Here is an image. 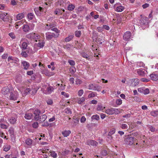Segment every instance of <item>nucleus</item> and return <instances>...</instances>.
I'll use <instances>...</instances> for the list:
<instances>
[{
  "label": "nucleus",
  "mask_w": 158,
  "mask_h": 158,
  "mask_svg": "<svg viewBox=\"0 0 158 158\" xmlns=\"http://www.w3.org/2000/svg\"><path fill=\"white\" fill-rule=\"evenodd\" d=\"M82 82L79 79H77L76 80L75 83L76 85H80Z\"/></svg>",
  "instance_id": "864d4df0"
},
{
  "label": "nucleus",
  "mask_w": 158,
  "mask_h": 158,
  "mask_svg": "<svg viewBox=\"0 0 158 158\" xmlns=\"http://www.w3.org/2000/svg\"><path fill=\"white\" fill-rule=\"evenodd\" d=\"M105 112L109 115L113 114H117L120 113V111L116 108H110L106 110Z\"/></svg>",
  "instance_id": "7ed1b4c3"
},
{
  "label": "nucleus",
  "mask_w": 158,
  "mask_h": 158,
  "mask_svg": "<svg viewBox=\"0 0 158 158\" xmlns=\"http://www.w3.org/2000/svg\"><path fill=\"white\" fill-rule=\"evenodd\" d=\"M69 71L72 74H73L76 71V69L74 67H71L69 69Z\"/></svg>",
  "instance_id": "72a5a7b5"
},
{
  "label": "nucleus",
  "mask_w": 158,
  "mask_h": 158,
  "mask_svg": "<svg viewBox=\"0 0 158 158\" xmlns=\"http://www.w3.org/2000/svg\"><path fill=\"white\" fill-rule=\"evenodd\" d=\"M150 76L152 80L156 81L158 80V75L156 74H152Z\"/></svg>",
  "instance_id": "6ab92c4d"
},
{
  "label": "nucleus",
  "mask_w": 158,
  "mask_h": 158,
  "mask_svg": "<svg viewBox=\"0 0 158 158\" xmlns=\"http://www.w3.org/2000/svg\"><path fill=\"white\" fill-rule=\"evenodd\" d=\"M19 94L16 91H14L13 90L10 92V95L9 96V99L10 100L15 101L17 100L18 98Z\"/></svg>",
  "instance_id": "f03ea898"
},
{
  "label": "nucleus",
  "mask_w": 158,
  "mask_h": 158,
  "mask_svg": "<svg viewBox=\"0 0 158 158\" xmlns=\"http://www.w3.org/2000/svg\"><path fill=\"white\" fill-rule=\"evenodd\" d=\"M86 119L85 117L83 116H82L80 119L81 122V123H84L86 121Z\"/></svg>",
  "instance_id": "052dcab7"
},
{
  "label": "nucleus",
  "mask_w": 158,
  "mask_h": 158,
  "mask_svg": "<svg viewBox=\"0 0 158 158\" xmlns=\"http://www.w3.org/2000/svg\"><path fill=\"white\" fill-rule=\"evenodd\" d=\"M28 44L26 42H23L20 46L22 50H29V47L28 46Z\"/></svg>",
  "instance_id": "1a4fd4ad"
},
{
  "label": "nucleus",
  "mask_w": 158,
  "mask_h": 158,
  "mask_svg": "<svg viewBox=\"0 0 158 158\" xmlns=\"http://www.w3.org/2000/svg\"><path fill=\"white\" fill-rule=\"evenodd\" d=\"M69 150H66L62 152V155L64 156H66L69 154Z\"/></svg>",
  "instance_id": "6e6d98bb"
},
{
  "label": "nucleus",
  "mask_w": 158,
  "mask_h": 158,
  "mask_svg": "<svg viewBox=\"0 0 158 158\" xmlns=\"http://www.w3.org/2000/svg\"><path fill=\"white\" fill-rule=\"evenodd\" d=\"M89 89L93 90H96L98 92L101 90V87L95 84H91L89 86Z\"/></svg>",
  "instance_id": "39448f33"
},
{
  "label": "nucleus",
  "mask_w": 158,
  "mask_h": 158,
  "mask_svg": "<svg viewBox=\"0 0 158 158\" xmlns=\"http://www.w3.org/2000/svg\"><path fill=\"white\" fill-rule=\"evenodd\" d=\"M27 17L30 20H32L34 17V15L32 13H29L28 14Z\"/></svg>",
  "instance_id": "79ce46f5"
},
{
  "label": "nucleus",
  "mask_w": 158,
  "mask_h": 158,
  "mask_svg": "<svg viewBox=\"0 0 158 158\" xmlns=\"http://www.w3.org/2000/svg\"><path fill=\"white\" fill-rule=\"evenodd\" d=\"M105 108V107H103V106L101 105H98V106L97 110L98 111L102 110H103V109Z\"/></svg>",
  "instance_id": "c03bdc74"
},
{
  "label": "nucleus",
  "mask_w": 158,
  "mask_h": 158,
  "mask_svg": "<svg viewBox=\"0 0 158 158\" xmlns=\"http://www.w3.org/2000/svg\"><path fill=\"white\" fill-rule=\"evenodd\" d=\"M47 118V116L45 114H44L40 116L38 121L40 122V123H42L44 122Z\"/></svg>",
  "instance_id": "4468645a"
},
{
  "label": "nucleus",
  "mask_w": 158,
  "mask_h": 158,
  "mask_svg": "<svg viewBox=\"0 0 158 158\" xmlns=\"http://www.w3.org/2000/svg\"><path fill=\"white\" fill-rule=\"evenodd\" d=\"M41 114L40 110L36 109L34 111V119L35 120L38 121V118L40 117Z\"/></svg>",
  "instance_id": "0eeeda50"
},
{
  "label": "nucleus",
  "mask_w": 158,
  "mask_h": 158,
  "mask_svg": "<svg viewBox=\"0 0 158 158\" xmlns=\"http://www.w3.org/2000/svg\"><path fill=\"white\" fill-rule=\"evenodd\" d=\"M46 38L48 40H51L53 38H55L58 37L59 34L52 33L50 32H47L46 33Z\"/></svg>",
  "instance_id": "20e7f679"
},
{
  "label": "nucleus",
  "mask_w": 158,
  "mask_h": 158,
  "mask_svg": "<svg viewBox=\"0 0 158 158\" xmlns=\"http://www.w3.org/2000/svg\"><path fill=\"white\" fill-rule=\"evenodd\" d=\"M64 110L65 113H67V114H71L72 113V111L70 108H66Z\"/></svg>",
  "instance_id": "37998d69"
},
{
  "label": "nucleus",
  "mask_w": 158,
  "mask_h": 158,
  "mask_svg": "<svg viewBox=\"0 0 158 158\" xmlns=\"http://www.w3.org/2000/svg\"><path fill=\"white\" fill-rule=\"evenodd\" d=\"M39 124L37 122H34L32 124V127L34 128H36L38 127Z\"/></svg>",
  "instance_id": "a18cd8bd"
},
{
  "label": "nucleus",
  "mask_w": 158,
  "mask_h": 158,
  "mask_svg": "<svg viewBox=\"0 0 158 158\" xmlns=\"http://www.w3.org/2000/svg\"><path fill=\"white\" fill-rule=\"evenodd\" d=\"M81 56L84 58L89 60V56L85 52H82L81 53Z\"/></svg>",
  "instance_id": "a878e982"
},
{
  "label": "nucleus",
  "mask_w": 158,
  "mask_h": 158,
  "mask_svg": "<svg viewBox=\"0 0 158 158\" xmlns=\"http://www.w3.org/2000/svg\"><path fill=\"white\" fill-rule=\"evenodd\" d=\"M10 148V146L8 145H6L3 147V150L5 152H7L9 151Z\"/></svg>",
  "instance_id": "f704fd0d"
},
{
  "label": "nucleus",
  "mask_w": 158,
  "mask_h": 158,
  "mask_svg": "<svg viewBox=\"0 0 158 158\" xmlns=\"http://www.w3.org/2000/svg\"><path fill=\"white\" fill-rule=\"evenodd\" d=\"M102 155L104 156H106L107 155V151L105 150H102L101 152Z\"/></svg>",
  "instance_id": "338daca9"
},
{
  "label": "nucleus",
  "mask_w": 158,
  "mask_h": 158,
  "mask_svg": "<svg viewBox=\"0 0 158 158\" xmlns=\"http://www.w3.org/2000/svg\"><path fill=\"white\" fill-rule=\"evenodd\" d=\"M91 118L92 120L95 119L98 120L99 119V117L97 114L94 115L92 116Z\"/></svg>",
  "instance_id": "a19ab883"
},
{
  "label": "nucleus",
  "mask_w": 158,
  "mask_h": 158,
  "mask_svg": "<svg viewBox=\"0 0 158 158\" xmlns=\"http://www.w3.org/2000/svg\"><path fill=\"white\" fill-rule=\"evenodd\" d=\"M8 132L11 137L14 136V128L13 127H10L8 130Z\"/></svg>",
  "instance_id": "393cba45"
},
{
  "label": "nucleus",
  "mask_w": 158,
  "mask_h": 158,
  "mask_svg": "<svg viewBox=\"0 0 158 158\" xmlns=\"http://www.w3.org/2000/svg\"><path fill=\"white\" fill-rule=\"evenodd\" d=\"M136 140V139L132 137L131 135H127L125 137L124 142L125 144L129 145H132Z\"/></svg>",
  "instance_id": "f257e3e1"
},
{
  "label": "nucleus",
  "mask_w": 158,
  "mask_h": 158,
  "mask_svg": "<svg viewBox=\"0 0 158 158\" xmlns=\"http://www.w3.org/2000/svg\"><path fill=\"white\" fill-rule=\"evenodd\" d=\"M24 15L23 13H19L17 15V20H19L22 19L23 18Z\"/></svg>",
  "instance_id": "7c9ffc66"
},
{
  "label": "nucleus",
  "mask_w": 158,
  "mask_h": 158,
  "mask_svg": "<svg viewBox=\"0 0 158 158\" xmlns=\"http://www.w3.org/2000/svg\"><path fill=\"white\" fill-rule=\"evenodd\" d=\"M144 69H140L137 70V73L138 74L142 76H144L145 75Z\"/></svg>",
  "instance_id": "dca6fc26"
},
{
  "label": "nucleus",
  "mask_w": 158,
  "mask_h": 158,
  "mask_svg": "<svg viewBox=\"0 0 158 158\" xmlns=\"http://www.w3.org/2000/svg\"><path fill=\"white\" fill-rule=\"evenodd\" d=\"M140 81L143 82H148L149 81V80L148 79L145 78H142L140 79Z\"/></svg>",
  "instance_id": "0e129e2a"
},
{
  "label": "nucleus",
  "mask_w": 158,
  "mask_h": 158,
  "mask_svg": "<svg viewBox=\"0 0 158 158\" xmlns=\"http://www.w3.org/2000/svg\"><path fill=\"white\" fill-rule=\"evenodd\" d=\"M49 126V123L47 121L44 122L42 125L44 127H47Z\"/></svg>",
  "instance_id": "4d7b16f0"
},
{
  "label": "nucleus",
  "mask_w": 158,
  "mask_h": 158,
  "mask_svg": "<svg viewBox=\"0 0 158 158\" xmlns=\"http://www.w3.org/2000/svg\"><path fill=\"white\" fill-rule=\"evenodd\" d=\"M32 33H31L27 34L26 35V37L28 39H32Z\"/></svg>",
  "instance_id": "bf43d9fd"
},
{
  "label": "nucleus",
  "mask_w": 158,
  "mask_h": 158,
  "mask_svg": "<svg viewBox=\"0 0 158 158\" xmlns=\"http://www.w3.org/2000/svg\"><path fill=\"white\" fill-rule=\"evenodd\" d=\"M21 64L25 70H27L30 65L29 63L26 61H23L21 62Z\"/></svg>",
  "instance_id": "f8f14e48"
},
{
  "label": "nucleus",
  "mask_w": 158,
  "mask_h": 158,
  "mask_svg": "<svg viewBox=\"0 0 158 158\" xmlns=\"http://www.w3.org/2000/svg\"><path fill=\"white\" fill-rule=\"evenodd\" d=\"M71 133L70 131H64L62 132V134L64 137H67Z\"/></svg>",
  "instance_id": "b1692460"
},
{
  "label": "nucleus",
  "mask_w": 158,
  "mask_h": 158,
  "mask_svg": "<svg viewBox=\"0 0 158 158\" xmlns=\"http://www.w3.org/2000/svg\"><path fill=\"white\" fill-rule=\"evenodd\" d=\"M54 27V25L52 23H49L46 25V26L45 27V29L47 30H49L50 28L53 27Z\"/></svg>",
  "instance_id": "5701e85b"
},
{
  "label": "nucleus",
  "mask_w": 158,
  "mask_h": 158,
  "mask_svg": "<svg viewBox=\"0 0 158 158\" xmlns=\"http://www.w3.org/2000/svg\"><path fill=\"white\" fill-rule=\"evenodd\" d=\"M7 14H6V15L5 13H2L0 14V18L3 20L4 21H9V16L6 15Z\"/></svg>",
  "instance_id": "9d476101"
},
{
  "label": "nucleus",
  "mask_w": 158,
  "mask_h": 158,
  "mask_svg": "<svg viewBox=\"0 0 158 158\" xmlns=\"http://www.w3.org/2000/svg\"><path fill=\"white\" fill-rule=\"evenodd\" d=\"M140 25H144L147 23V20L145 17H142L140 19Z\"/></svg>",
  "instance_id": "4be33fe9"
},
{
  "label": "nucleus",
  "mask_w": 158,
  "mask_h": 158,
  "mask_svg": "<svg viewBox=\"0 0 158 158\" xmlns=\"http://www.w3.org/2000/svg\"><path fill=\"white\" fill-rule=\"evenodd\" d=\"M47 103L48 105H51L53 103V101L52 99H48L47 101Z\"/></svg>",
  "instance_id": "774afa93"
},
{
  "label": "nucleus",
  "mask_w": 158,
  "mask_h": 158,
  "mask_svg": "<svg viewBox=\"0 0 158 158\" xmlns=\"http://www.w3.org/2000/svg\"><path fill=\"white\" fill-rule=\"evenodd\" d=\"M32 39L37 40L39 39L40 36L35 33H32Z\"/></svg>",
  "instance_id": "bb28decb"
},
{
  "label": "nucleus",
  "mask_w": 158,
  "mask_h": 158,
  "mask_svg": "<svg viewBox=\"0 0 158 158\" xmlns=\"http://www.w3.org/2000/svg\"><path fill=\"white\" fill-rule=\"evenodd\" d=\"M33 117V115L31 113H27L25 114L24 117L27 119H31Z\"/></svg>",
  "instance_id": "aec40b11"
},
{
  "label": "nucleus",
  "mask_w": 158,
  "mask_h": 158,
  "mask_svg": "<svg viewBox=\"0 0 158 158\" xmlns=\"http://www.w3.org/2000/svg\"><path fill=\"white\" fill-rule=\"evenodd\" d=\"M120 127L122 129H127L128 128L127 125L125 124H122Z\"/></svg>",
  "instance_id": "09e8293b"
},
{
  "label": "nucleus",
  "mask_w": 158,
  "mask_h": 158,
  "mask_svg": "<svg viewBox=\"0 0 158 158\" xmlns=\"http://www.w3.org/2000/svg\"><path fill=\"white\" fill-rule=\"evenodd\" d=\"M85 100V98L82 97L81 98H80L78 99V103L79 104H81Z\"/></svg>",
  "instance_id": "4c0bfd02"
},
{
  "label": "nucleus",
  "mask_w": 158,
  "mask_h": 158,
  "mask_svg": "<svg viewBox=\"0 0 158 158\" xmlns=\"http://www.w3.org/2000/svg\"><path fill=\"white\" fill-rule=\"evenodd\" d=\"M63 48L67 50H69L71 49V45L70 44H67L63 46Z\"/></svg>",
  "instance_id": "e433bc0d"
},
{
  "label": "nucleus",
  "mask_w": 158,
  "mask_h": 158,
  "mask_svg": "<svg viewBox=\"0 0 158 158\" xmlns=\"http://www.w3.org/2000/svg\"><path fill=\"white\" fill-rule=\"evenodd\" d=\"M125 9L124 7L122 6H117L115 10L118 12H121L122 11Z\"/></svg>",
  "instance_id": "412c9836"
},
{
  "label": "nucleus",
  "mask_w": 158,
  "mask_h": 158,
  "mask_svg": "<svg viewBox=\"0 0 158 158\" xmlns=\"http://www.w3.org/2000/svg\"><path fill=\"white\" fill-rule=\"evenodd\" d=\"M73 37L74 36L73 35H70L65 39V41L66 42H69L73 39Z\"/></svg>",
  "instance_id": "473e14b6"
},
{
  "label": "nucleus",
  "mask_w": 158,
  "mask_h": 158,
  "mask_svg": "<svg viewBox=\"0 0 158 158\" xmlns=\"http://www.w3.org/2000/svg\"><path fill=\"white\" fill-rule=\"evenodd\" d=\"M61 94L62 95H64V96H65L66 98H68L69 97V94H67L65 93L64 92L62 91L61 93Z\"/></svg>",
  "instance_id": "13d9d810"
},
{
  "label": "nucleus",
  "mask_w": 158,
  "mask_h": 158,
  "mask_svg": "<svg viewBox=\"0 0 158 158\" xmlns=\"http://www.w3.org/2000/svg\"><path fill=\"white\" fill-rule=\"evenodd\" d=\"M89 92H91V93L89 94V95H88V97L89 98L94 97L95 96L96 94V93L93 92L91 91H89Z\"/></svg>",
  "instance_id": "58836bf2"
},
{
  "label": "nucleus",
  "mask_w": 158,
  "mask_h": 158,
  "mask_svg": "<svg viewBox=\"0 0 158 158\" xmlns=\"http://www.w3.org/2000/svg\"><path fill=\"white\" fill-rule=\"evenodd\" d=\"M51 30L55 32H56V33L57 34H59L58 33L59 32V30L56 27L53 28H52L51 29Z\"/></svg>",
  "instance_id": "69168bd1"
},
{
  "label": "nucleus",
  "mask_w": 158,
  "mask_h": 158,
  "mask_svg": "<svg viewBox=\"0 0 158 158\" xmlns=\"http://www.w3.org/2000/svg\"><path fill=\"white\" fill-rule=\"evenodd\" d=\"M131 36V34L130 31H127L124 34L123 36V38L125 40L127 41L130 39Z\"/></svg>",
  "instance_id": "9b49d317"
},
{
  "label": "nucleus",
  "mask_w": 158,
  "mask_h": 158,
  "mask_svg": "<svg viewBox=\"0 0 158 158\" xmlns=\"http://www.w3.org/2000/svg\"><path fill=\"white\" fill-rule=\"evenodd\" d=\"M54 90V88L50 86H48V87H47V90L48 94L52 93L53 91Z\"/></svg>",
  "instance_id": "c85d7f7f"
},
{
  "label": "nucleus",
  "mask_w": 158,
  "mask_h": 158,
  "mask_svg": "<svg viewBox=\"0 0 158 158\" xmlns=\"http://www.w3.org/2000/svg\"><path fill=\"white\" fill-rule=\"evenodd\" d=\"M51 156L54 158H56L57 157V154L54 151H52L51 152Z\"/></svg>",
  "instance_id": "ea45409f"
},
{
  "label": "nucleus",
  "mask_w": 158,
  "mask_h": 158,
  "mask_svg": "<svg viewBox=\"0 0 158 158\" xmlns=\"http://www.w3.org/2000/svg\"><path fill=\"white\" fill-rule=\"evenodd\" d=\"M23 31L25 32H28L30 30L29 27L27 25H24L23 26Z\"/></svg>",
  "instance_id": "cd10ccee"
},
{
  "label": "nucleus",
  "mask_w": 158,
  "mask_h": 158,
  "mask_svg": "<svg viewBox=\"0 0 158 158\" xmlns=\"http://www.w3.org/2000/svg\"><path fill=\"white\" fill-rule=\"evenodd\" d=\"M116 104L118 105H120L122 103V101L121 99H118L116 100Z\"/></svg>",
  "instance_id": "e2e57ef3"
},
{
  "label": "nucleus",
  "mask_w": 158,
  "mask_h": 158,
  "mask_svg": "<svg viewBox=\"0 0 158 158\" xmlns=\"http://www.w3.org/2000/svg\"><path fill=\"white\" fill-rule=\"evenodd\" d=\"M84 93L83 90L82 89H80L78 92V94L79 96H81Z\"/></svg>",
  "instance_id": "3c124183"
},
{
  "label": "nucleus",
  "mask_w": 158,
  "mask_h": 158,
  "mask_svg": "<svg viewBox=\"0 0 158 158\" xmlns=\"http://www.w3.org/2000/svg\"><path fill=\"white\" fill-rule=\"evenodd\" d=\"M75 8V6L72 4L69 5L68 6V10L70 11H72Z\"/></svg>",
  "instance_id": "2f4dec72"
},
{
  "label": "nucleus",
  "mask_w": 158,
  "mask_h": 158,
  "mask_svg": "<svg viewBox=\"0 0 158 158\" xmlns=\"http://www.w3.org/2000/svg\"><path fill=\"white\" fill-rule=\"evenodd\" d=\"M9 35L12 39H15V36L13 33H10Z\"/></svg>",
  "instance_id": "5fc2aeb1"
},
{
  "label": "nucleus",
  "mask_w": 158,
  "mask_h": 158,
  "mask_svg": "<svg viewBox=\"0 0 158 158\" xmlns=\"http://www.w3.org/2000/svg\"><path fill=\"white\" fill-rule=\"evenodd\" d=\"M68 62L71 66H73L75 64V61L73 60H68Z\"/></svg>",
  "instance_id": "49530a36"
},
{
  "label": "nucleus",
  "mask_w": 158,
  "mask_h": 158,
  "mask_svg": "<svg viewBox=\"0 0 158 158\" xmlns=\"http://www.w3.org/2000/svg\"><path fill=\"white\" fill-rule=\"evenodd\" d=\"M149 93V90L148 89V88L145 89H143V94H148Z\"/></svg>",
  "instance_id": "8fccbe9b"
},
{
  "label": "nucleus",
  "mask_w": 158,
  "mask_h": 158,
  "mask_svg": "<svg viewBox=\"0 0 158 158\" xmlns=\"http://www.w3.org/2000/svg\"><path fill=\"white\" fill-rule=\"evenodd\" d=\"M139 81L138 78L132 79L131 80V85L133 86H135L138 85Z\"/></svg>",
  "instance_id": "ddd939ff"
},
{
  "label": "nucleus",
  "mask_w": 158,
  "mask_h": 158,
  "mask_svg": "<svg viewBox=\"0 0 158 158\" xmlns=\"http://www.w3.org/2000/svg\"><path fill=\"white\" fill-rule=\"evenodd\" d=\"M44 43L43 42H39L37 44V46L40 48H43L44 46Z\"/></svg>",
  "instance_id": "603ef678"
},
{
  "label": "nucleus",
  "mask_w": 158,
  "mask_h": 158,
  "mask_svg": "<svg viewBox=\"0 0 158 158\" xmlns=\"http://www.w3.org/2000/svg\"><path fill=\"white\" fill-rule=\"evenodd\" d=\"M81 35V31H76L75 32V35L77 37H80Z\"/></svg>",
  "instance_id": "de8ad7c7"
},
{
  "label": "nucleus",
  "mask_w": 158,
  "mask_h": 158,
  "mask_svg": "<svg viewBox=\"0 0 158 158\" xmlns=\"http://www.w3.org/2000/svg\"><path fill=\"white\" fill-rule=\"evenodd\" d=\"M151 115L154 117H156L158 115V110H153L150 113Z\"/></svg>",
  "instance_id": "c756f323"
},
{
  "label": "nucleus",
  "mask_w": 158,
  "mask_h": 158,
  "mask_svg": "<svg viewBox=\"0 0 158 158\" xmlns=\"http://www.w3.org/2000/svg\"><path fill=\"white\" fill-rule=\"evenodd\" d=\"M0 126L3 129H7V126L6 125L2 123L0 124Z\"/></svg>",
  "instance_id": "680f3d73"
},
{
  "label": "nucleus",
  "mask_w": 158,
  "mask_h": 158,
  "mask_svg": "<svg viewBox=\"0 0 158 158\" xmlns=\"http://www.w3.org/2000/svg\"><path fill=\"white\" fill-rule=\"evenodd\" d=\"M13 89L11 86H10L9 87H5L3 88L2 89V94L4 95L10 93L11 90H12Z\"/></svg>",
  "instance_id": "423d86ee"
},
{
  "label": "nucleus",
  "mask_w": 158,
  "mask_h": 158,
  "mask_svg": "<svg viewBox=\"0 0 158 158\" xmlns=\"http://www.w3.org/2000/svg\"><path fill=\"white\" fill-rule=\"evenodd\" d=\"M98 144V142L94 140L89 139L86 141V144L89 146L92 145L93 146H96Z\"/></svg>",
  "instance_id": "6e6552de"
},
{
  "label": "nucleus",
  "mask_w": 158,
  "mask_h": 158,
  "mask_svg": "<svg viewBox=\"0 0 158 158\" xmlns=\"http://www.w3.org/2000/svg\"><path fill=\"white\" fill-rule=\"evenodd\" d=\"M29 52V50H22V52L21 55L23 57L27 58L28 56V53Z\"/></svg>",
  "instance_id": "a211bd4d"
},
{
  "label": "nucleus",
  "mask_w": 158,
  "mask_h": 158,
  "mask_svg": "<svg viewBox=\"0 0 158 158\" xmlns=\"http://www.w3.org/2000/svg\"><path fill=\"white\" fill-rule=\"evenodd\" d=\"M32 141L30 139H27L25 141L26 143L28 145H31L32 143Z\"/></svg>",
  "instance_id": "c9c22d12"
},
{
  "label": "nucleus",
  "mask_w": 158,
  "mask_h": 158,
  "mask_svg": "<svg viewBox=\"0 0 158 158\" xmlns=\"http://www.w3.org/2000/svg\"><path fill=\"white\" fill-rule=\"evenodd\" d=\"M42 73L48 76H51L54 74L52 72H50L48 69H45L42 70Z\"/></svg>",
  "instance_id": "2eb2a0df"
},
{
  "label": "nucleus",
  "mask_w": 158,
  "mask_h": 158,
  "mask_svg": "<svg viewBox=\"0 0 158 158\" xmlns=\"http://www.w3.org/2000/svg\"><path fill=\"white\" fill-rule=\"evenodd\" d=\"M17 117L16 118L12 117L9 119V122L10 123L12 124H14L17 121Z\"/></svg>",
  "instance_id": "f3484780"
}]
</instances>
